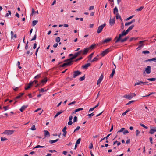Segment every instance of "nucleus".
I'll use <instances>...</instances> for the list:
<instances>
[{"mask_svg":"<svg viewBox=\"0 0 156 156\" xmlns=\"http://www.w3.org/2000/svg\"><path fill=\"white\" fill-rule=\"evenodd\" d=\"M106 25V24L105 23H104L103 24L101 25V26H99L98 27V30H97V33H100L101 32L103 29Z\"/></svg>","mask_w":156,"mask_h":156,"instance_id":"nucleus-1","label":"nucleus"},{"mask_svg":"<svg viewBox=\"0 0 156 156\" xmlns=\"http://www.w3.org/2000/svg\"><path fill=\"white\" fill-rule=\"evenodd\" d=\"M81 72L78 70L75 71L73 73V78H75L81 74Z\"/></svg>","mask_w":156,"mask_h":156,"instance_id":"nucleus-2","label":"nucleus"},{"mask_svg":"<svg viewBox=\"0 0 156 156\" xmlns=\"http://www.w3.org/2000/svg\"><path fill=\"white\" fill-rule=\"evenodd\" d=\"M75 58L74 57V56H73L72 57L70 58H69L65 60L64 61V62H70V65H71L73 64V60L75 59Z\"/></svg>","mask_w":156,"mask_h":156,"instance_id":"nucleus-3","label":"nucleus"},{"mask_svg":"<svg viewBox=\"0 0 156 156\" xmlns=\"http://www.w3.org/2000/svg\"><path fill=\"white\" fill-rule=\"evenodd\" d=\"M14 131L11 130H5L4 132L3 133V134H7L8 135H11L14 132Z\"/></svg>","mask_w":156,"mask_h":156,"instance_id":"nucleus-4","label":"nucleus"},{"mask_svg":"<svg viewBox=\"0 0 156 156\" xmlns=\"http://www.w3.org/2000/svg\"><path fill=\"white\" fill-rule=\"evenodd\" d=\"M109 51V49H107L105 51H103L101 53V55L102 56H104L105 55L107 54Z\"/></svg>","mask_w":156,"mask_h":156,"instance_id":"nucleus-5","label":"nucleus"},{"mask_svg":"<svg viewBox=\"0 0 156 156\" xmlns=\"http://www.w3.org/2000/svg\"><path fill=\"white\" fill-rule=\"evenodd\" d=\"M151 67L150 66H147L145 69V71L147 74H149L151 73Z\"/></svg>","mask_w":156,"mask_h":156,"instance_id":"nucleus-6","label":"nucleus"},{"mask_svg":"<svg viewBox=\"0 0 156 156\" xmlns=\"http://www.w3.org/2000/svg\"><path fill=\"white\" fill-rule=\"evenodd\" d=\"M111 40V38H108L105 39L104 41H102L100 43V44H103L107 43L108 42H110Z\"/></svg>","mask_w":156,"mask_h":156,"instance_id":"nucleus-7","label":"nucleus"},{"mask_svg":"<svg viewBox=\"0 0 156 156\" xmlns=\"http://www.w3.org/2000/svg\"><path fill=\"white\" fill-rule=\"evenodd\" d=\"M122 36H123L121 34H119V37L118 38V37L117 36L115 38H117V39L115 41V43H116L119 42V41H120V40H121V37Z\"/></svg>","mask_w":156,"mask_h":156,"instance_id":"nucleus-8","label":"nucleus"},{"mask_svg":"<svg viewBox=\"0 0 156 156\" xmlns=\"http://www.w3.org/2000/svg\"><path fill=\"white\" fill-rule=\"evenodd\" d=\"M122 36H123L121 34H119V37L118 38V37L117 36L115 38H117V39L115 41V43H116L119 42V41H120V40H121V37Z\"/></svg>","mask_w":156,"mask_h":156,"instance_id":"nucleus-9","label":"nucleus"},{"mask_svg":"<svg viewBox=\"0 0 156 156\" xmlns=\"http://www.w3.org/2000/svg\"><path fill=\"white\" fill-rule=\"evenodd\" d=\"M103 74H102L101 76L99 78V79L98 80L97 82V84L98 85L99 84H100L101 82L102 81V80H103Z\"/></svg>","mask_w":156,"mask_h":156,"instance_id":"nucleus-10","label":"nucleus"},{"mask_svg":"<svg viewBox=\"0 0 156 156\" xmlns=\"http://www.w3.org/2000/svg\"><path fill=\"white\" fill-rule=\"evenodd\" d=\"M44 138L46 137H48L50 136V133L47 130H44Z\"/></svg>","mask_w":156,"mask_h":156,"instance_id":"nucleus-11","label":"nucleus"},{"mask_svg":"<svg viewBox=\"0 0 156 156\" xmlns=\"http://www.w3.org/2000/svg\"><path fill=\"white\" fill-rule=\"evenodd\" d=\"M33 82H30L28 84V86L27 87H25V90H27L30 88L33 85Z\"/></svg>","mask_w":156,"mask_h":156,"instance_id":"nucleus-12","label":"nucleus"},{"mask_svg":"<svg viewBox=\"0 0 156 156\" xmlns=\"http://www.w3.org/2000/svg\"><path fill=\"white\" fill-rule=\"evenodd\" d=\"M115 23V18H114L113 19H111V18H110L109 20V24L111 26H112Z\"/></svg>","mask_w":156,"mask_h":156,"instance_id":"nucleus-13","label":"nucleus"},{"mask_svg":"<svg viewBox=\"0 0 156 156\" xmlns=\"http://www.w3.org/2000/svg\"><path fill=\"white\" fill-rule=\"evenodd\" d=\"M124 98L130 99L133 98V96L129 94H126L123 96Z\"/></svg>","mask_w":156,"mask_h":156,"instance_id":"nucleus-14","label":"nucleus"},{"mask_svg":"<svg viewBox=\"0 0 156 156\" xmlns=\"http://www.w3.org/2000/svg\"><path fill=\"white\" fill-rule=\"evenodd\" d=\"M90 66V64L89 63H87L85 64L84 65H83L82 66V68L85 69H87L88 67Z\"/></svg>","mask_w":156,"mask_h":156,"instance_id":"nucleus-15","label":"nucleus"},{"mask_svg":"<svg viewBox=\"0 0 156 156\" xmlns=\"http://www.w3.org/2000/svg\"><path fill=\"white\" fill-rule=\"evenodd\" d=\"M130 31V30H129V29H128L126 31H125V30L123 31L121 34L123 36H125Z\"/></svg>","mask_w":156,"mask_h":156,"instance_id":"nucleus-16","label":"nucleus"},{"mask_svg":"<svg viewBox=\"0 0 156 156\" xmlns=\"http://www.w3.org/2000/svg\"><path fill=\"white\" fill-rule=\"evenodd\" d=\"M89 48H86L84 49V50L82 52V54L83 55H86V54L87 52H88L89 50Z\"/></svg>","mask_w":156,"mask_h":156,"instance_id":"nucleus-17","label":"nucleus"},{"mask_svg":"<svg viewBox=\"0 0 156 156\" xmlns=\"http://www.w3.org/2000/svg\"><path fill=\"white\" fill-rule=\"evenodd\" d=\"M135 21V20H133L127 23H126L125 24V26H127L128 25H129L131 24L132 23H134Z\"/></svg>","mask_w":156,"mask_h":156,"instance_id":"nucleus-18","label":"nucleus"},{"mask_svg":"<svg viewBox=\"0 0 156 156\" xmlns=\"http://www.w3.org/2000/svg\"><path fill=\"white\" fill-rule=\"evenodd\" d=\"M82 51H83L81 50V51L78 52H77L75 54H74L73 56H74V57L76 58L79 55H80L81 54V53L82 52Z\"/></svg>","mask_w":156,"mask_h":156,"instance_id":"nucleus-19","label":"nucleus"},{"mask_svg":"<svg viewBox=\"0 0 156 156\" xmlns=\"http://www.w3.org/2000/svg\"><path fill=\"white\" fill-rule=\"evenodd\" d=\"M47 81V79L46 78H44V79L42 80L41 81V83H43L42 84V85H44L46 83V82Z\"/></svg>","mask_w":156,"mask_h":156,"instance_id":"nucleus-20","label":"nucleus"},{"mask_svg":"<svg viewBox=\"0 0 156 156\" xmlns=\"http://www.w3.org/2000/svg\"><path fill=\"white\" fill-rule=\"evenodd\" d=\"M66 62V63H64L62 65H60V66L61 67H63L65 66H70V63L68 62Z\"/></svg>","mask_w":156,"mask_h":156,"instance_id":"nucleus-21","label":"nucleus"},{"mask_svg":"<svg viewBox=\"0 0 156 156\" xmlns=\"http://www.w3.org/2000/svg\"><path fill=\"white\" fill-rule=\"evenodd\" d=\"M98 56H99L98 55H97L96 57H95L91 61V62H94L96 61H98V60L99 59L98 58Z\"/></svg>","mask_w":156,"mask_h":156,"instance_id":"nucleus-22","label":"nucleus"},{"mask_svg":"<svg viewBox=\"0 0 156 156\" xmlns=\"http://www.w3.org/2000/svg\"><path fill=\"white\" fill-rule=\"evenodd\" d=\"M63 112V111L62 110H61L60 111L58 112L54 116V118H56V117H57V116H58L60 114H61V113H62Z\"/></svg>","mask_w":156,"mask_h":156,"instance_id":"nucleus-23","label":"nucleus"},{"mask_svg":"<svg viewBox=\"0 0 156 156\" xmlns=\"http://www.w3.org/2000/svg\"><path fill=\"white\" fill-rule=\"evenodd\" d=\"M27 107V106L23 105L21 107L20 110L21 112H23V110Z\"/></svg>","mask_w":156,"mask_h":156,"instance_id":"nucleus-24","label":"nucleus"},{"mask_svg":"<svg viewBox=\"0 0 156 156\" xmlns=\"http://www.w3.org/2000/svg\"><path fill=\"white\" fill-rule=\"evenodd\" d=\"M129 38V36H127L123 39H121L120 41L121 42H124L126 41Z\"/></svg>","mask_w":156,"mask_h":156,"instance_id":"nucleus-25","label":"nucleus"},{"mask_svg":"<svg viewBox=\"0 0 156 156\" xmlns=\"http://www.w3.org/2000/svg\"><path fill=\"white\" fill-rule=\"evenodd\" d=\"M58 140L59 139L58 138L55 140H50L49 141V142L51 144H53L55 143L56 142L58 141Z\"/></svg>","mask_w":156,"mask_h":156,"instance_id":"nucleus-26","label":"nucleus"},{"mask_svg":"<svg viewBox=\"0 0 156 156\" xmlns=\"http://www.w3.org/2000/svg\"><path fill=\"white\" fill-rule=\"evenodd\" d=\"M115 73V69H113L112 70V73L110 74V76L112 78L114 76V74Z\"/></svg>","mask_w":156,"mask_h":156,"instance_id":"nucleus-27","label":"nucleus"},{"mask_svg":"<svg viewBox=\"0 0 156 156\" xmlns=\"http://www.w3.org/2000/svg\"><path fill=\"white\" fill-rule=\"evenodd\" d=\"M154 132H156V129H151L149 131V133L151 134L154 133Z\"/></svg>","mask_w":156,"mask_h":156,"instance_id":"nucleus-28","label":"nucleus"},{"mask_svg":"<svg viewBox=\"0 0 156 156\" xmlns=\"http://www.w3.org/2000/svg\"><path fill=\"white\" fill-rule=\"evenodd\" d=\"M94 52L91 53L88 57V58L89 60H90L91 59L94 55Z\"/></svg>","mask_w":156,"mask_h":156,"instance_id":"nucleus-29","label":"nucleus"},{"mask_svg":"<svg viewBox=\"0 0 156 156\" xmlns=\"http://www.w3.org/2000/svg\"><path fill=\"white\" fill-rule=\"evenodd\" d=\"M130 109L129 108L126 111L124 112L122 114V115L124 116L125 115L126 113H127L128 112L130 111Z\"/></svg>","mask_w":156,"mask_h":156,"instance_id":"nucleus-30","label":"nucleus"},{"mask_svg":"<svg viewBox=\"0 0 156 156\" xmlns=\"http://www.w3.org/2000/svg\"><path fill=\"white\" fill-rule=\"evenodd\" d=\"M143 82H142V81H140L139 82H137L135 84L134 86H136V85H141V84H143Z\"/></svg>","mask_w":156,"mask_h":156,"instance_id":"nucleus-31","label":"nucleus"},{"mask_svg":"<svg viewBox=\"0 0 156 156\" xmlns=\"http://www.w3.org/2000/svg\"><path fill=\"white\" fill-rule=\"evenodd\" d=\"M45 147H46L44 146H41L40 145H37L35 147H34L33 149L37 148H43Z\"/></svg>","mask_w":156,"mask_h":156,"instance_id":"nucleus-32","label":"nucleus"},{"mask_svg":"<svg viewBox=\"0 0 156 156\" xmlns=\"http://www.w3.org/2000/svg\"><path fill=\"white\" fill-rule=\"evenodd\" d=\"M38 22V21L37 20L33 21L32 22V26H35L36 24Z\"/></svg>","mask_w":156,"mask_h":156,"instance_id":"nucleus-33","label":"nucleus"},{"mask_svg":"<svg viewBox=\"0 0 156 156\" xmlns=\"http://www.w3.org/2000/svg\"><path fill=\"white\" fill-rule=\"evenodd\" d=\"M95 44H92L90 47L88 48L89 50L90 49H93L94 48Z\"/></svg>","mask_w":156,"mask_h":156,"instance_id":"nucleus-34","label":"nucleus"},{"mask_svg":"<svg viewBox=\"0 0 156 156\" xmlns=\"http://www.w3.org/2000/svg\"><path fill=\"white\" fill-rule=\"evenodd\" d=\"M154 58H152L151 59L147 58V60H145L144 61V62H148V61H154Z\"/></svg>","mask_w":156,"mask_h":156,"instance_id":"nucleus-35","label":"nucleus"},{"mask_svg":"<svg viewBox=\"0 0 156 156\" xmlns=\"http://www.w3.org/2000/svg\"><path fill=\"white\" fill-rule=\"evenodd\" d=\"M118 12V9H117V7H115L114 9L113 13L114 14H115V13Z\"/></svg>","mask_w":156,"mask_h":156,"instance_id":"nucleus-36","label":"nucleus"},{"mask_svg":"<svg viewBox=\"0 0 156 156\" xmlns=\"http://www.w3.org/2000/svg\"><path fill=\"white\" fill-rule=\"evenodd\" d=\"M147 80L150 81H154L156 80V78H149L147 79Z\"/></svg>","mask_w":156,"mask_h":156,"instance_id":"nucleus-37","label":"nucleus"},{"mask_svg":"<svg viewBox=\"0 0 156 156\" xmlns=\"http://www.w3.org/2000/svg\"><path fill=\"white\" fill-rule=\"evenodd\" d=\"M41 77V74H39L37 76H36L35 77H34V79H38L39 78H40Z\"/></svg>","mask_w":156,"mask_h":156,"instance_id":"nucleus-38","label":"nucleus"},{"mask_svg":"<svg viewBox=\"0 0 156 156\" xmlns=\"http://www.w3.org/2000/svg\"><path fill=\"white\" fill-rule=\"evenodd\" d=\"M81 140V138H80L78 139L77 140L76 142V144H79L80 143V142Z\"/></svg>","mask_w":156,"mask_h":156,"instance_id":"nucleus-39","label":"nucleus"},{"mask_svg":"<svg viewBox=\"0 0 156 156\" xmlns=\"http://www.w3.org/2000/svg\"><path fill=\"white\" fill-rule=\"evenodd\" d=\"M134 16V15H133L132 16L127 18L126 19H125V20L127 21L128 20H129L131 19H132L133 17Z\"/></svg>","mask_w":156,"mask_h":156,"instance_id":"nucleus-40","label":"nucleus"},{"mask_svg":"<svg viewBox=\"0 0 156 156\" xmlns=\"http://www.w3.org/2000/svg\"><path fill=\"white\" fill-rule=\"evenodd\" d=\"M142 53L143 54H148L150 53V52L146 50V51H142Z\"/></svg>","mask_w":156,"mask_h":156,"instance_id":"nucleus-41","label":"nucleus"},{"mask_svg":"<svg viewBox=\"0 0 156 156\" xmlns=\"http://www.w3.org/2000/svg\"><path fill=\"white\" fill-rule=\"evenodd\" d=\"M60 38L59 37H56L55 41H56L58 43L60 42Z\"/></svg>","mask_w":156,"mask_h":156,"instance_id":"nucleus-42","label":"nucleus"},{"mask_svg":"<svg viewBox=\"0 0 156 156\" xmlns=\"http://www.w3.org/2000/svg\"><path fill=\"white\" fill-rule=\"evenodd\" d=\"M144 6H141L139 8L137 9L136 10L137 11H141L143 8H144Z\"/></svg>","mask_w":156,"mask_h":156,"instance_id":"nucleus-43","label":"nucleus"},{"mask_svg":"<svg viewBox=\"0 0 156 156\" xmlns=\"http://www.w3.org/2000/svg\"><path fill=\"white\" fill-rule=\"evenodd\" d=\"M85 79V75L83 77H81L79 78V80L80 81H82L84 80Z\"/></svg>","mask_w":156,"mask_h":156,"instance_id":"nucleus-44","label":"nucleus"},{"mask_svg":"<svg viewBox=\"0 0 156 156\" xmlns=\"http://www.w3.org/2000/svg\"><path fill=\"white\" fill-rule=\"evenodd\" d=\"M125 128H122L121 129L119 130L118 131L117 133H119L122 132L123 131V130H125Z\"/></svg>","mask_w":156,"mask_h":156,"instance_id":"nucleus-45","label":"nucleus"},{"mask_svg":"<svg viewBox=\"0 0 156 156\" xmlns=\"http://www.w3.org/2000/svg\"><path fill=\"white\" fill-rule=\"evenodd\" d=\"M135 101H134V100H132V101H129L128 102V103H127L126 104V105H129L130 104H131V103H133Z\"/></svg>","mask_w":156,"mask_h":156,"instance_id":"nucleus-46","label":"nucleus"},{"mask_svg":"<svg viewBox=\"0 0 156 156\" xmlns=\"http://www.w3.org/2000/svg\"><path fill=\"white\" fill-rule=\"evenodd\" d=\"M37 37V35L35 34L32 39L31 40V41H34L36 39Z\"/></svg>","mask_w":156,"mask_h":156,"instance_id":"nucleus-47","label":"nucleus"},{"mask_svg":"<svg viewBox=\"0 0 156 156\" xmlns=\"http://www.w3.org/2000/svg\"><path fill=\"white\" fill-rule=\"evenodd\" d=\"M31 130H34L36 129V128H35V125H33L32 126V127L30 129Z\"/></svg>","mask_w":156,"mask_h":156,"instance_id":"nucleus-48","label":"nucleus"},{"mask_svg":"<svg viewBox=\"0 0 156 156\" xmlns=\"http://www.w3.org/2000/svg\"><path fill=\"white\" fill-rule=\"evenodd\" d=\"M38 90L41 92H44L47 91V90H44V88H41L40 90L39 89Z\"/></svg>","mask_w":156,"mask_h":156,"instance_id":"nucleus-49","label":"nucleus"},{"mask_svg":"<svg viewBox=\"0 0 156 156\" xmlns=\"http://www.w3.org/2000/svg\"><path fill=\"white\" fill-rule=\"evenodd\" d=\"M30 50H31L30 49L29 51H27V55L30 54V55H31L33 54V52H31L30 53Z\"/></svg>","mask_w":156,"mask_h":156,"instance_id":"nucleus-50","label":"nucleus"},{"mask_svg":"<svg viewBox=\"0 0 156 156\" xmlns=\"http://www.w3.org/2000/svg\"><path fill=\"white\" fill-rule=\"evenodd\" d=\"M134 27V25H132L130 27H129L128 29H129V30H130V31L133 29V28Z\"/></svg>","mask_w":156,"mask_h":156,"instance_id":"nucleus-51","label":"nucleus"},{"mask_svg":"<svg viewBox=\"0 0 156 156\" xmlns=\"http://www.w3.org/2000/svg\"><path fill=\"white\" fill-rule=\"evenodd\" d=\"M77 121V117L76 116H75L73 118V122H75Z\"/></svg>","mask_w":156,"mask_h":156,"instance_id":"nucleus-52","label":"nucleus"},{"mask_svg":"<svg viewBox=\"0 0 156 156\" xmlns=\"http://www.w3.org/2000/svg\"><path fill=\"white\" fill-rule=\"evenodd\" d=\"M94 115V114L93 113H92L91 114H88L87 115L90 118L91 117L93 116Z\"/></svg>","mask_w":156,"mask_h":156,"instance_id":"nucleus-53","label":"nucleus"},{"mask_svg":"<svg viewBox=\"0 0 156 156\" xmlns=\"http://www.w3.org/2000/svg\"><path fill=\"white\" fill-rule=\"evenodd\" d=\"M140 125L142 127H143L146 129H147V127L143 124H140Z\"/></svg>","mask_w":156,"mask_h":156,"instance_id":"nucleus-54","label":"nucleus"},{"mask_svg":"<svg viewBox=\"0 0 156 156\" xmlns=\"http://www.w3.org/2000/svg\"><path fill=\"white\" fill-rule=\"evenodd\" d=\"M145 41H140L139 42V44H140L139 45H142V46L144 45V44H142Z\"/></svg>","mask_w":156,"mask_h":156,"instance_id":"nucleus-55","label":"nucleus"},{"mask_svg":"<svg viewBox=\"0 0 156 156\" xmlns=\"http://www.w3.org/2000/svg\"><path fill=\"white\" fill-rule=\"evenodd\" d=\"M11 38L12 39L14 37V33L12 31H11Z\"/></svg>","mask_w":156,"mask_h":156,"instance_id":"nucleus-56","label":"nucleus"},{"mask_svg":"<svg viewBox=\"0 0 156 156\" xmlns=\"http://www.w3.org/2000/svg\"><path fill=\"white\" fill-rule=\"evenodd\" d=\"M7 140V139L5 137H1V140L2 141H4Z\"/></svg>","mask_w":156,"mask_h":156,"instance_id":"nucleus-57","label":"nucleus"},{"mask_svg":"<svg viewBox=\"0 0 156 156\" xmlns=\"http://www.w3.org/2000/svg\"><path fill=\"white\" fill-rule=\"evenodd\" d=\"M89 148L90 149H92L93 148V145L92 144V143H90V146L89 147Z\"/></svg>","mask_w":156,"mask_h":156,"instance_id":"nucleus-58","label":"nucleus"},{"mask_svg":"<svg viewBox=\"0 0 156 156\" xmlns=\"http://www.w3.org/2000/svg\"><path fill=\"white\" fill-rule=\"evenodd\" d=\"M138 38H134V37H132V38H131L130 40H129V41H132L133 40H136Z\"/></svg>","mask_w":156,"mask_h":156,"instance_id":"nucleus-59","label":"nucleus"},{"mask_svg":"<svg viewBox=\"0 0 156 156\" xmlns=\"http://www.w3.org/2000/svg\"><path fill=\"white\" fill-rule=\"evenodd\" d=\"M80 128V127L79 126H77L76 128L75 129L74 132H75L76 131L78 130Z\"/></svg>","mask_w":156,"mask_h":156,"instance_id":"nucleus-60","label":"nucleus"},{"mask_svg":"<svg viewBox=\"0 0 156 156\" xmlns=\"http://www.w3.org/2000/svg\"><path fill=\"white\" fill-rule=\"evenodd\" d=\"M94 9V6H90V7L89 8V10H92L93 9Z\"/></svg>","mask_w":156,"mask_h":156,"instance_id":"nucleus-61","label":"nucleus"},{"mask_svg":"<svg viewBox=\"0 0 156 156\" xmlns=\"http://www.w3.org/2000/svg\"><path fill=\"white\" fill-rule=\"evenodd\" d=\"M37 46V44L36 43H34V46L33 47V48L34 49H35L36 48Z\"/></svg>","mask_w":156,"mask_h":156,"instance_id":"nucleus-62","label":"nucleus"},{"mask_svg":"<svg viewBox=\"0 0 156 156\" xmlns=\"http://www.w3.org/2000/svg\"><path fill=\"white\" fill-rule=\"evenodd\" d=\"M150 139V143H151V144H153V142H152V138L151 137H150L149 138Z\"/></svg>","mask_w":156,"mask_h":156,"instance_id":"nucleus-63","label":"nucleus"},{"mask_svg":"<svg viewBox=\"0 0 156 156\" xmlns=\"http://www.w3.org/2000/svg\"><path fill=\"white\" fill-rule=\"evenodd\" d=\"M140 133V132L138 130H137L136 131V136H137L138 134Z\"/></svg>","mask_w":156,"mask_h":156,"instance_id":"nucleus-64","label":"nucleus"}]
</instances>
